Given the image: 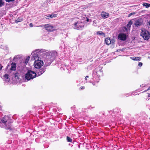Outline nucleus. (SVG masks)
I'll list each match as a JSON object with an SVG mask.
<instances>
[{"instance_id": "obj_24", "label": "nucleus", "mask_w": 150, "mask_h": 150, "mask_svg": "<svg viewBox=\"0 0 150 150\" xmlns=\"http://www.w3.org/2000/svg\"><path fill=\"white\" fill-rule=\"evenodd\" d=\"M4 77L7 79H8L9 75L8 74H6L4 76Z\"/></svg>"}, {"instance_id": "obj_32", "label": "nucleus", "mask_w": 150, "mask_h": 150, "mask_svg": "<svg viewBox=\"0 0 150 150\" xmlns=\"http://www.w3.org/2000/svg\"><path fill=\"white\" fill-rule=\"evenodd\" d=\"M2 67H3V66L2 65H1L0 64V70H1L2 69Z\"/></svg>"}, {"instance_id": "obj_37", "label": "nucleus", "mask_w": 150, "mask_h": 150, "mask_svg": "<svg viewBox=\"0 0 150 150\" xmlns=\"http://www.w3.org/2000/svg\"><path fill=\"white\" fill-rule=\"evenodd\" d=\"M115 110V109H114L113 110V112H114V111H114V110Z\"/></svg>"}, {"instance_id": "obj_6", "label": "nucleus", "mask_w": 150, "mask_h": 150, "mask_svg": "<svg viewBox=\"0 0 150 150\" xmlns=\"http://www.w3.org/2000/svg\"><path fill=\"white\" fill-rule=\"evenodd\" d=\"M74 25L75 28L78 30H82L84 27V25L81 23L76 22Z\"/></svg>"}, {"instance_id": "obj_25", "label": "nucleus", "mask_w": 150, "mask_h": 150, "mask_svg": "<svg viewBox=\"0 0 150 150\" xmlns=\"http://www.w3.org/2000/svg\"><path fill=\"white\" fill-rule=\"evenodd\" d=\"M15 0H5L6 2H10L11 1H13Z\"/></svg>"}, {"instance_id": "obj_27", "label": "nucleus", "mask_w": 150, "mask_h": 150, "mask_svg": "<svg viewBox=\"0 0 150 150\" xmlns=\"http://www.w3.org/2000/svg\"><path fill=\"white\" fill-rule=\"evenodd\" d=\"M111 40V43H112V44H114L115 42V40Z\"/></svg>"}, {"instance_id": "obj_36", "label": "nucleus", "mask_w": 150, "mask_h": 150, "mask_svg": "<svg viewBox=\"0 0 150 150\" xmlns=\"http://www.w3.org/2000/svg\"><path fill=\"white\" fill-rule=\"evenodd\" d=\"M39 26V27H42V25H40Z\"/></svg>"}, {"instance_id": "obj_15", "label": "nucleus", "mask_w": 150, "mask_h": 150, "mask_svg": "<svg viewBox=\"0 0 150 150\" xmlns=\"http://www.w3.org/2000/svg\"><path fill=\"white\" fill-rule=\"evenodd\" d=\"M132 24V23L131 20L129 21L127 25V27L129 30L130 29L131 25Z\"/></svg>"}, {"instance_id": "obj_18", "label": "nucleus", "mask_w": 150, "mask_h": 150, "mask_svg": "<svg viewBox=\"0 0 150 150\" xmlns=\"http://www.w3.org/2000/svg\"><path fill=\"white\" fill-rule=\"evenodd\" d=\"M30 58V57L29 56H28L26 58V59L25 60V64H27Z\"/></svg>"}, {"instance_id": "obj_3", "label": "nucleus", "mask_w": 150, "mask_h": 150, "mask_svg": "<svg viewBox=\"0 0 150 150\" xmlns=\"http://www.w3.org/2000/svg\"><path fill=\"white\" fill-rule=\"evenodd\" d=\"M141 35L145 40H148L150 37V34L149 32L144 28L142 30Z\"/></svg>"}, {"instance_id": "obj_35", "label": "nucleus", "mask_w": 150, "mask_h": 150, "mask_svg": "<svg viewBox=\"0 0 150 150\" xmlns=\"http://www.w3.org/2000/svg\"><path fill=\"white\" fill-rule=\"evenodd\" d=\"M129 14L130 15H132V13H131Z\"/></svg>"}, {"instance_id": "obj_28", "label": "nucleus", "mask_w": 150, "mask_h": 150, "mask_svg": "<svg viewBox=\"0 0 150 150\" xmlns=\"http://www.w3.org/2000/svg\"><path fill=\"white\" fill-rule=\"evenodd\" d=\"M29 26H30V27H33V24L32 23H31L30 24Z\"/></svg>"}, {"instance_id": "obj_9", "label": "nucleus", "mask_w": 150, "mask_h": 150, "mask_svg": "<svg viewBox=\"0 0 150 150\" xmlns=\"http://www.w3.org/2000/svg\"><path fill=\"white\" fill-rule=\"evenodd\" d=\"M118 38L122 40H125L126 39V35L124 33L120 34L118 36Z\"/></svg>"}, {"instance_id": "obj_10", "label": "nucleus", "mask_w": 150, "mask_h": 150, "mask_svg": "<svg viewBox=\"0 0 150 150\" xmlns=\"http://www.w3.org/2000/svg\"><path fill=\"white\" fill-rule=\"evenodd\" d=\"M101 16L103 18H106L109 17V14L108 13L103 11L101 13Z\"/></svg>"}, {"instance_id": "obj_17", "label": "nucleus", "mask_w": 150, "mask_h": 150, "mask_svg": "<svg viewBox=\"0 0 150 150\" xmlns=\"http://www.w3.org/2000/svg\"><path fill=\"white\" fill-rule=\"evenodd\" d=\"M96 34L98 35H102L105 36V34L101 31H98L97 32Z\"/></svg>"}, {"instance_id": "obj_31", "label": "nucleus", "mask_w": 150, "mask_h": 150, "mask_svg": "<svg viewBox=\"0 0 150 150\" xmlns=\"http://www.w3.org/2000/svg\"><path fill=\"white\" fill-rule=\"evenodd\" d=\"M88 78V76H86L85 77V79L86 80H87V78Z\"/></svg>"}, {"instance_id": "obj_8", "label": "nucleus", "mask_w": 150, "mask_h": 150, "mask_svg": "<svg viewBox=\"0 0 150 150\" xmlns=\"http://www.w3.org/2000/svg\"><path fill=\"white\" fill-rule=\"evenodd\" d=\"M143 22V21L142 19H139L135 21L134 25L136 27H138L142 25Z\"/></svg>"}, {"instance_id": "obj_5", "label": "nucleus", "mask_w": 150, "mask_h": 150, "mask_svg": "<svg viewBox=\"0 0 150 150\" xmlns=\"http://www.w3.org/2000/svg\"><path fill=\"white\" fill-rule=\"evenodd\" d=\"M44 26L45 29L48 32H50L54 30L53 29L54 26L49 24L45 25Z\"/></svg>"}, {"instance_id": "obj_14", "label": "nucleus", "mask_w": 150, "mask_h": 150, "mask_svg": "<svg viewBox=\"0 0 150 150\" xmlns=\"http://www.w3.org/2000/svg\"><path fill=\"white\" fill-rule=\"evenodd\" d=\"M130 59L134 61H140L141 59V57H131Z\"/></svg>"}, {"instance_id": "obj_23", "label": "nucleus", "mask_w": 150, "mask_h": 150, "mask_svg": "<svg viewBox=\"0 0 150 150\" xmlns=\"http://www.w3.org/2000/svg\"><path fill=\"white\" fill-rule=\"evenodd\" d=\"M127 28L126 27H124L123 28V30L125 32L127 31Z\"/></svg>"}, {"instance_id": "obj_30", "label": "nucleus", "mask_w": 150, "mask_h": 150, "mask_svg": "<svg viewBox=\"0 0 150 150\" xmlns=\"http://www.w3.org/2000/svg\"><path fill=\"white\" fill-rule=\"evenodd\" d=\"M85 88V87H84V86H81V87H80V90H81V89H84V88Z\"/></svg>"}, {"instance_id": "obj_29", "label": "nucleus", "mask_w": 150, "mask_h": 150, "mask_svg": "<svg viewBox=\"0 0 150 150\" xmlns=\"http://www.w3.org/2000/svg\"><path fill=\"white\" fill-rule=\"evenodd\" d=\"M150 90V86L144 92H146L147 91H148Z\"/></svg>"}, {"instance_id": "obj_33", "label": "nucleus", "mask_w": 150, "mask_h": 150, "mask_svg": "<svg viewBox=\"0 0 150 150\" xmlns=\"http://www.w3.org/2000/svg\"><path fill=\"white\" fill-rule=\"evenodd\" d=\"M89 21V19L88 18H87V19H86V21L87 22H88Z\"/></svg>"}, {"instance_id": "obj_4", "label": "nucleus", "mask_w": 150, "mask_h": 150, "mask_svg": "<svg viewBox=\"0 0 150 150\" xmlns=\"http://www.w3.org/2000/svg\"><path fill=\"white\" fill-rule=\"evenodd\" d=\"M43 61L40 60L35 61L34 63V67L37 69H40L43 66Z\"/></svg>"}, {"instance_id": "obj_34", "label": "nucleus", "mask_w": 150, "mask_h": 150, "mask_svg": "<svg viewBox=\"0 0 150 150\" xmlns=\"http://www.w3.org/2000/svg\"><path fill=\"white\" fill-rule=\"evenodd\" d=\"M148 97H150V93L148 94Z\"/></svg>"}, {"instance_id": "obj_2", "label": "nucleus", "mask_w": 150, "mask_h": 150, "mask_svg": "<svg viewBox=\"0 0 150 150\" xmlns=\"http://www.w3.org/2000/svg\"><path fill=\"white\" fill-rule=\"evenodd\" d=\"M36 75L37 74L35 72L29 70L25 74V77L26 79L29 81L35 78Z\"/></svg>"}, {"instance_id": "obj_13", "label": "nucleus", "mask_w": 150, "mask_h": 150, "mask_svg": "<svg viewBox=\"0 0 150 150\" xmlns=\"http://www.w3.org/2000/svg\"><path fill=\"white\" fill-rule=\"evenodd\" d=\"M57 14L52 13L51 15L46 16L45 18L47 19H49V18H52L57 16Z\"/></svg>"}, {"instance_id": "obj_21", "label": "nucleus", "mask_w": 150, "mask_h": 150, "mask_svg": "<svg viewBox=\"0 0 150 150\" xmlns=\"http://www.w3.org/2000/svg\"><path fill=\"white\" fill-rule=\"evenodd\" d=\"M18 75L19 74L17 72L16 73L14 74V77L16 79H18L19 77H18Z\"/></svg>"}, {"instance_id": "obj_16", "label": "nucleus", "mask_w": 150, "mask_h": 150, "mask_svg": "<svg viewBox=\"0 0 150 150\" xmlns=\"http://www.w3.org/2000/svg\"><path fill=\"white\" fill-rule=\"evenodd\" d=\"M144 6H145L146 8H148L150 7V4L147 3H144L142 4Z\"/></svg>"}, {"instance_id": "obj_7", "label": "nucleus", "mask_w": 150, "mask_h": 150, "mask_svg": "<svg viewBox=\"0 0 150 150\" xmlns=\"http://www.w3.org/2000/svg\"><path fill=\"white\" fill-rule=\"evenodd\" d=\"M46 68L45 67H43L41 68L38 69L37 73L38 76H40L44 73L46 70Z\"/></svg>"}, {"instance_id": "obj_26", "label": "nucleus", "mask_w": 150, "mask_h": 150, "mask_svg": "<svg viewBox=\"0 0 150 150\" xmlns=\"http://www.w3.org/2000/svg\"><path fill=\"white\" fill-rule=\"evenodd\" d=\"M142 65V62H140L139 63L138 65L139 67H141Z\"/></svg>"}, {"instance_id": "obj_1", "label": "nucleus", "mask_w": 150, "mask_h": 150, "mask_svg": "<svg viewBox=\"0 0 150 150\" xmlns=\"http://www.w3.org/2000/svg\"><path fill=\"white\" fill-rule=\"evenodd\" d=\"M8 117L5 116L1 120V122H0V127H4L6 129H11V125L8 121Z\"/></svg>"}, {"instance_id": "obj_22", "label": "nucleus", "mask_w": 150, "mask_h": 150, "mask_svg": "<svg viewBox=\"0 0 150 150\" xmlns=\"http://www.w3.org/2000/svg\"><path fill=\"white\" fill-rule=\"evenodd\" d=\"M4 4V2L2 0H0V7L2 6Z\"/></svg>"}, {"instance_id": "obj_20", "label": "nucleus", "mask_w": 150, "mask_h": 150, "mask_svg": "<svg viewBox=\"0 0 150 150\" xmlns=\"http://www.w3.org/2000/svg\"><path fill=\"white\" fill-rule=\"evenodd\" d=\"M67 140L68 142H71L72 140L69 137L67 136Z\"/></svg>"}, {"instance_id": "obj_12", "label": "nucleus", "mask_w": 150, "mask_h": 150, "mask_svg": "<svg viewBox=\"0 0 150 150\" xmlns=\"http://www.w3.org/2000/svg\"><path fill=\"white\" fill-rule=\"evenodd\" d=\"M105 42L107 45H109L111 43V40L109 38H107L105 39Z\"/></svg>"}, {"instance_id": "obj_11", "label": "nucleus", "mask_w": 150, "mask_h": 150, "mask_svg": "<svg viewBox=\"0 0 150 150\" xmlns=\"http://www.w3.org/2000/svg\"><path fill=\"white\" fill-rule=\"evenodd\" d=\"M16 64L15 63H12L11 64V67L10 70L11 71H15L16 70Z\"/></svg>"}, {"instance_id": "obj_19", "label": "nucleus", "mask_w": 150, "mask_h": 150, "mask_svg": "<svg viewBox=\"0 0 150 150\" xmlns=\"http://www.w3.org/2000/svg\"><path fill=\"white\" fill-rule=\"evenodd\" d=\"M23 21V19L22 18L20 19L19 18H18L16 20L15 22L18 23V22H21V21Z\"/></svg>"}]
</instances>
